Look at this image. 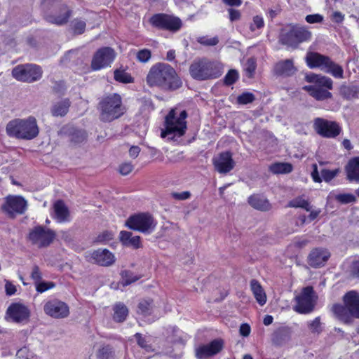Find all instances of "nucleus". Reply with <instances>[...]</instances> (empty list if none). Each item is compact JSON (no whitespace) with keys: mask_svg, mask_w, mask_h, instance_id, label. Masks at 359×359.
<instances>
[{"mask_svg":"<svg viewBox=\"0 0 359 359\" xmlns=\"http://www.w3.org/2000/svg\"><path fill=\"white\" fill-rule=\"evenodd\" d=\"M6 130L9 137L25 140L34 139L39 133L36 120L32 116L27 118L10 121L6 125Z\"/></svg>","mask_w":359,"mask_h":359,"instance_id":"nucleus-4","label":"nucleus"},{"mask_svg":"<svg viewBox=\"0 0 359 359\" xmlns=\"http://www.w3.org/2000/svg\"><path fill=\"white\" fill-rule=\"evenodd\" d=\"M114 79L120 83H130L133 82V78L123 69H116L114 72Z\"/></svg>","mask_w":359,"mask_h":359,"instance_id":"nucleus-39","label":"nucleus"},{"mask_svg":"<svg viewBox=\"0 0 359 359\" xmlns=\"http://www.w3.org/2000/svg\"><path fill=\"white\" fill-rule=\"evenodd\" d=\"M224 347V341L221 339H216L209 344L202 345L196 349V357L198 359H203L213 356L219 353Z\"/></svg>","mask_w":359,"mask_h":359,"instance_id":"nucleus-20","label":"nucleus"},{"mask_svg":"<svg viewBox=\"0 0 359 359\" xmlns=\"http://www.w3.org/2000/svg\"><path fill=\"white\" fill-rule=\"evenodd\" d=\"M264 26V22L263 18L259 15H255L253 17L252 22L250 25V29L254 32L256 29H261Z\"/></svg>","mask_w":359,"mask_h":359,"instance_id":"nucleus-52","label":"nucleus"},{"mask_svg":"<svg viewBox=\"0 0 359 359\" xmlns=\"http://www.w3.org/2000/svg\"><path fill=\"white\" fill-rule=\"evenodd\" d=\"M41 68L34 64L18 65L13 69L12 75L18 81L32 83L39 80L42 76Z\"/></svg>","mask_w":359,"mask_h":359,"instance_id":"nucleus-13","label":"nucleus"},{"mask_svg":"<svg viewBox=\"0 0 359 359\" xmlns=\"http://www.w3.org/2000/svg\"><path fill=\"white\" fill-rule=\"evenodd\" d=\"M311 36V32L306 27L290 25L281 30L279 42L295 49L300 43L310 41Z\"/></svg>","mask_w":359,"mask_h":359,"instance_id":"nucleus-7","label":"nucleus"},{"mask_svg":"<svg viewBox=\"0 0 359 359\" xmlns=\"http://www.w3.org/2000/svg\"><path fill=\"white\" fill-rule=\"evenodd\" d=\"M147 82L151 87L158 86L168 90H175L182 84L175 69L163 62L156 63L151 67L147 76Z\"/></svg>","mask_w":359,"mask_h":359,"instance_id":"nucleus-1","label":"nucleus"},{"mask_svg":"<svg viewBox=\"0 0 359 359\" xmlns=\"http://www.w3.org/2000/svg\"><path fill=\"white\" fill-rule=\"evenodd\" d=\"M54 287V283H51V282H49V283H45V282H42V283H39L36 285V290L37 292H43L45 291H46L47 290L50 289V288H52Z\"/></svg>","mask_w":359,"mask_h":359,"instance_id":"nucleus-60","label":"nucleus"},{"mask_svg":"<svg viewBox=\"0 0 359 359\" xmlns=\"http://www.w3.org/2000/svg\"><path fill=\"white\" fill-rule=\"evenodd\" d=\"M238 79V73L235 69H230L224 78V82L226 86H231L236 82Z\"/></svg>","mask_w":359,"mask_h":359,"instance_id":"nucleus-49","label":"nucleus"},{"mask_svg":"<svg viewBox=\"0 0 359 359\" xmlns=\"http://www.w3.org/2000/svg\"><path fill=\"white\" fill-rule=\"evenodd\" d=\"M308 326L313 333L319 334L322 330L320 328V318L316 317L313 320L308 323Z\"/></svg>","mask_w":359,"mask_h":359,"instance_id":"nucleus-55","label":"nucleus"},{"mask_svg":"<svg viewBox=\"0 0 359 359\" xmlns=\"http://www.w3.org/2000/svg\"><path fill=\"white\" fill-rule=\"evenodd\" d=\"M114 310V320L117 323H122L126 320L128 315V309L123 303L116 304L113 308Z\"/></svg>","mask_w":359,"mask_h":359,"instance_id":"nucleus-35","label":"nucleus"},{"mask_svg":"<svg viewBox=\"0 0 359 359\" xmlns=\"http://www.w3.org/2000/svg\"><path fill=\"white\" fill-rule=\"evenodd\" d=\"M187 117V113L185 110L180 112L178 117L175 116V110L172 109L165 117V128L161 132V137L174 138V137H181L184 135L187 130L185 119Z\"/></svg>","mask_w":359,"mask_h":359,"instance_id":"nucleus-8","label":"nucleus"},{"mask_svg":"<svg viewBox=\"0 0 359 359\" xmlns=\"http://www.w3.org/2000/svg\"><path fill=\"white\" fill-rule=\"evenodd\" d=\"M296 304L294 310L302 314L311 313L315 308L316 298L313 287L307 286L302 289L301 293L295 297Z\"/></svg>","mask_w":359,"mask_h":359,"instance_id":"nucleus-12","label":"nucleus"},{"mask_svg":"<svg viewBox=\"0 0 359 359\" xmlns=\"http://www.w3.org/2000/svg\"><path fill=\"white\" fill-rule=\"evenodd\" d=\"M197 41L203 46H214L219 43V39L217 36L212 38H208V36H201L197 39Z\"/></svg>","mask_w":359,"mask_h":359,"instance_id":"nucleus-50","label":"nucleus"},{"mask_svg":"<svg viewBox=\"0 0 359 359\" xmlns=\"http://www.w3.org/2000/svg\"><path fill=\"white\" fill-rule=\"evenodd\" d=\"M292 329L288 326H281L271 334V341L276 346H283L289 341L292 336Z\"/></svg>","mask_w":359,"mask_h":359,"instance_id":"nucleus-25","label":"nucleus"},{"mask_svg":"<svg viewBox=\"0 0 359 359\" xmlns=\"http://www.w3.org/2000/svg\"><path fill=\"white\" fill-rule=\"evenodd\" d=\"M297 72L293 59L281 60L277 62L273 68V73L276 76L283 78L292 76Z\"/></svg>","mask_w":359,"mask_h":359,"instance_id":"nucleus-21","label":"nucleus"},{"mask_svg":"<svg viewBox=\"0 0 359 359\" xmlns=\"http://www.w3.org/2000/svg\"><path fill=\"white\" fill-rule=\"evenodd\" d=\"M149 22L155 28L173 33L178 32L183 25L180 18L163 13L153 15Z\"/></svg>","mask_w":359,"mask_h":359,"instance_id":"nucleus-11","label":"nucleus"},{"mask_svg":"<svg viewBox=\"0 0 359 359\" xmlns=\"http://www.w3.org/2000/svg\"><path fill=\"white\" fill-rule=\"evenodd\" d=\"M114 238V234L110 231H104L97 236L96 238V242L100 243H105Z\"/></svg>","mask_w":359,"mask_h":359,"instance_id":"nucleus-53","label":"nucleus"},{"mask_svg":"<svg viewBox=\"0 0 359 359\" xmlns=\"http://www.w3.org/2000/svg\"><path fill=\"white\" fill-rule=\"evenodd\" d=\"M43 310L46 314L54 318H64L69 314L67 304L57 299L47 302L43 306Z\"/></svg>","mask_w":359,"mask_h":359,"instance_id":"nucleus-17","label":"nucleus"},{"mask_svg":"<svg viewBox=\"0 0 359 359\" xmlns=\"http://www.w3.org/2000/svg\"><path fill=\"white\" fill-rule=\"evenodd\" d=\"M306 79L308 82L314 83L313 86H318L328 90L333 88V81L327 76L312 74L307 75Z\"/></svg>","mask_w":359,"mask_h":359,"instance_id":"nucleus-31","label":"nucleus"},{"mask_svg":"<svg viewBox=\"0 0 359 359\" xmlns=\"http://www.w3.org/2000/svg\"><path fill=\"white\" fill-rule=\"evenodd\" d=\"M114 355V351L110 345L100 347L96 353L97 359H113Z\"/></svg>","mask_w":359,"mask_h":359,"instance_id":"nucleus-38","label":"nucleus"},{"mask_svg":"<svg viewBox=\"0 0 359 359\" xmlns=\"http://www.w3.org/2000/svg\"><path fill=\"white\" fill-rule=\"evenodd\" d=\"M330 57L316 52H309L306 56V62L311 68H319L324 72L328 65Z\"/></svg>","mask_w":359,"mask_h":359,"instance_id":"nucleus-23","label":"nucleus"},{"mask_svg":"<svg viewBox=\"0 0 359 359\" xmlns=\"http://www.w3.org/2000/svg\"><path fill=\"white\" fill-rule=\"evenodd\" d=\"M56 233L53 230L38 225L29 230L27 240L38 248H44L53 242Z\"/></svg>","mask_w":359,"mask_h":359,"instance_id":"nucleus-10","label":"nucleus"},{"mask_svg":"<svg viewBox=\"0 0 359 359\" xmlns=\"http://www.w3.org/2000/svg\"><path fill=\"white\" fill-rule=\"evenodd\" d=\"M250 287L257 302L263 306L266 302V296L260 283L257 280L252 279L250 281Z\"/></svg>","mask_w":359,"mask_h":359,"instance_id":"nucleus-34","label":"nucleus"},{"mask_svg":"<svg viewBox=\"0 0 359 359\" xmlns=\"http://www.w3.org/2000/svg\"><path fill=\"white\" fill-rule=\"evenodd\" d=\"M119 240L123 246L132 247L134 249L142 248L140 236H133L130 231H121L119 233Z\"/></svg>","mask_w":359,"mask_h":359,"instance_id":"nucleus-26","label":"nucleus"},{"mask_svg":"<svg viewBox=\"0 0 359 359\" xmlns=\"http://www.w3.org/2000/svg\"><path fill=\"white\" fill-rule=\"evenodd\" d=\"M255 100V96L250 92H244L237 97L236 102L238 104H248Z\"/></svg>","mask_w":359,"mask_h":359,"instance_id":"nucleus-45","label":"nucleus"},{"mask_svg":"<svg viewBox=\"0 0 359 359\" xmlns=\"http://www.w3.org/2000/svg\"><path fill=\"white\" fill-rule=\"evenodd\" d=\"M340 93L344 98L350 100L356 96L357 91L353 87L342 86L340 88Z\"/></svg>","mask_w":359,"mask_h":359,"instance_id":"nucleus-47","label":"nucleus"},{"mask_svg":"<svg viewBox=\"0 0 359 359\" xmlns=\"http://www.w3.org/2000/svg\"><path fill=\"white\" fill-rule=\"evenodd\" d=\"M256 61L254 58L248 59L245 70L248 73L249 77H252L256 69Z\"/></svg>","mask_w":359,"mask_h":359,"instance_id":"nucleus-54","label":"nucleus"},{"mask_svg":"<svg viewBox=\"0 0 359 359\" xmlns=\"http://www.w3.org/2000/svg\"><path fill=\"white\" fill-rule=\"evenodd\" d=\"M171 196L173 198L178 201H184L191 197V193L189 191H182L181 193L172 192Z\"/></svg>","mask_w":359,"mask_h":359,"instance_id":"nucleus-58","label":"nucleus"},{"mask_svg":"<svg viewBox=\"0 0 359 359\" xmlns=\"http://www.w3.org/2000/svg\"><path fill=\"white\" fill-rule=\"evenodd\" d=\"M31 277L36 283L41 279V273L39 270V267L37 265H34L32 269Z\"/></svg>","mask_w":359,"mask_h":359,"instance_id":"nucleus-63","label":"nucleus"},{"mask_svg":"<svg viewBox=\"0 0 359 359\" xmlns=\"http://www.w3.org/2000/svg\"><path fill=\"white\" fill-rule=\"evenodd\" d=\"M306 21L309 24L320 23L323 20V16L320 14H311L305 18Z\"/></svg>","mask_w":359,"mask_h":359,"instance_id":"nucleus-57","label":"nucleus"},{"mask_svg":"<svg viewBox=\"0 0 359 359\" xmlns=\"http://www.w3.org/2000/svg\"><path fill=\"white\" fill-rule=\"evenodd\" d=\"M152 311V302L142 300L137 306V313L144 316H148Z\"/></svg>","mask_w":359,"mask_h":359,"instance_id":"nucleus-41","label":"nucleus"},{"mask_svg":"<svg viewBox=\"0 0 359 359\" xmlns=\"http://www.w3.org/2000/svg\"><path fill=\"white\" fill-rule=\"evenodd\" d=\"M116 57V53L111 47H102L94 53L90 67L93 71H98L109 67Z\"/></svg>","mask_w":359,"mask_h":359,"instance_id":"nucleus-14","label":"nucleus"},{"mask_svg":"<svg viewBox=\"0 0 359 359\" xmlns=\"http://www.w3.org/2000/svg\"><path fill=\"white\" fill-rule=\"evenodd\" d=\"M339 172V168L332 170L324 168L320 171L322 180H323L325 182H330L338 175Z\"/></svg>","mask_w":359,"mask_h":359,"instance_id":"nucleus-44","label":"nucleus"},{"mask_svg":"<svg viewBox=\"0 0 359 359\" xmlns=\"http://www.w3.org/2000/svg\"><path fill=\"white\" fill-rule=\"evenodd\" d=\"M330 257V253L324 248H316L308 256V264L313 268L324 266Z\"/></svg>","mask_w":359,"mask_h":359,"instance_id":"nucleus-22","label":"nucleus"},{"mask_svg":"<svg viewBox=\"0 0 359 359\" xmlns=\"http://www.w3.org/2000/svg\"><path fill=\"white\" fill-rule=\"evenodd\" d=\"M289 207L292 208H302L306 211H310L311 206L308 201L302 198V197H297L289 202Z\"/></svg>","mask_w":359,"mask_h":359,"instance_id":"nucleus-40","label":"nucleus"},{"mask_svg":"<svg viewBox=\"0 0 359 359\" xmlns=\"http://www.w3.org/2000/svg\"><path fill=\"white\" fill-rule=\"evenodd\" d=\"M303 89L318 101H324L332 97V94L328 90L318 86H305Z\"/></svg>","mask_w":359,"mask_h":359,"instance_id":"nucleus-28","label":"nucleus"},{"mask_svg":"<svg viewBox=\"0 0 359 359\" xmlns=\"http://www.w3.org/2000/svg\"><path fill=\"white\" fill-rule=\"evenodd\" d=\"M137 343L139 346H140L142 348L144 349L147 352H151L153 351L152 346L149 343V341L147 340V339L142 336L140 333H136L134 335Z\"/></svg>","mask_w":359,"mask_h":359,"instance_id":"nucleus-43","label":"nucleus"},{"mask_svg":"<svg viewBox=\"0 0 359 359\" xmlns=\"http://www.w3.org/2000/svg\"><path fill=\"white\" fill-rule=\"evenodd\" d=\"M345 171L348 181L359 183V157L350 159L345 166Z\"/></svg>","mask_w":359,"mask_h":359,"instance_id":"nucleus-29","label":"nucleus"},{"mask_svg":"<svg viewBox=\"0 0 359 359\" xmlns=\"http://www.w3.org/2000/svg\"><path fill=\"white\" fill-rule=\"evenodd\" d=\"M61 133L69 137L71 142L78 144L86 139V133L83 130H78L73 126H65L61 129Z\"/></svg>","mask_w":359,"mask_h":359,"instance_id":"nucleus-30","label":"nucleus"},{"mask_svg":"<svg viewBox=\"0 0 359 359\" xmlns=\"http://www.w3.org/2000/svg\"><path fill=\"white\" fill-rule=\"evenodd\" d=\"M91 259L94 262L103 266H108L115 262V257L113 253L107 249H98L91 253Z\"/></svg>","mask_w":359,"mask_h":359,"instance_id":"nucleus-24","label":"nucleus"},{"mask_svg":"<svg viewBox=\"0 0 359 359\" xmlns=\"http://www.w3.org/2000/svg\"><path fill=\"white\" fill-rule=\"evenodd\" d=\"M313 129L319 135L325 138H335L341 131V127L336 121L323 118L314 119Z\"/></svg>","mask_w":359,"mask_h":359,"instance_id":"nucleus-15","label":"nucleus"},{"mask_svg":"<svg viewBox=\"0 0 359 359\" xmlns=\"http://www.w3.org/2000/svg\"><path fill=\"white\" fill-rule=\"evenodd\" d=\"M133 169V165L130 163H122L119 167V172L123 175H128Z\"/></svg>","mask_w":359,"mask_h":359,"instance_id":"nucleus-59","label":"nucleus"},{"mask_svg":"<svg viewBox=\"0 0 359 359\" xmlns=\"http://www.w3.org/2000/svg\"><path fill=\"white\" fill-rule=\"evenodd\" d=\"M71 106V102L68 98L55 103L51 108V114L54 116H65Z\"/></svg>","mask_w":359,"mask_h":359,"instance_id":"nucleus-33","label":"nucleus"},{"mask_svg":"<svg viewBox=\"0 0 359 359\" xmlns=\"http://www.w3.org/2000/svg\"><path fill=\"white\" fill-rule=\"evenodd\" d=\"M16 355L19 358L22 359H36V355H34L32 353H29V349L26 346L19 349L16 353Z\"/></svg>","mask_w":359,"mask_h":359,"instance_id":"nucleus-56","label":"nucleus"},{"mask_svg":"<svg viewBox=\"0 0 359 359\" xmlns=\"http://www.w3.org/2000/svg\"><path fill=\"white\" fill-rule=\"evenodd\" d=\"M313 170L311 172V177L313 180L315 182L320 183L322 182V178L319 175V172L318 170V165L315 163L312 165Z\"/></svg>","mask_w":359,"mask_h":359,"instance_id":"nucleus-62","label":"nucleus"},{"mask_svg":"<svg viewBox=\"0 0 359 359\" xmlns=\"http://www.w3.org/2000/svg\"><path fill=\"white\" fill-rule=\"evenodd\" d=\"M344 304H335L332 307L334 316L341 322L351 325L354 318L359 319V293L352 290L343 297Z\"/></svg>","mask_w":359,"mask_h":359,"instance_id":"nucleus-3","label":"nucleus"},{"mask_svg":"<svg viewBox=\"0 0 359 359\" xmlns=\"http://www.w3.org/2000/svg\"><path fill=\"white\" fill-rule=\"evenodd\" d=\"M6 315L15 323H22L29 319L30 311L22 303H12L6 311Z\"/></svg>","mask_w":359,"mask_h":359,"instance_id":"nucleus-19","label":"nucleus"},{"mask_svg":"<svg viewBox=\"0 0 359 359\" xmlns=\"http://www.w3.org/2000/svg\"><path fill=\"white\" fill-rule=\"evenodd\" d=\"M71 27L74 34H81L86 30V23L81 19L76 18L71 22Z\"/></svg>","mask_w":359,"mask_h":359,"instance_id":"nucleus-42","label":"nucleus"},{"mask_svg":"<svg viewBox=\"0 0 359 359\" xmlns=\"http://www.w3.org/2000/svg\"><path fill=\"white\" fill-rule=\"evenodd\" d=\"M27 206V201L23 197L9 195L4 198V203L1 206V209L10 217H14L16 215L23 214Z\"/></svg>","mask_w":359,"mask_h":359,"instance_id":"nucleus-16","label":"nucleus"},{"mask_svg":"<svg viewBox=\"0 0 359 359\" xmlns=\"http://www.w3.org/2000/svg\"><path fill=\"white\" fill-rule=\"evenodd\" d=\"M351 271L353 277L359 279V261L353 262Z\"/></svg>","mask_w":359,"mask_h":359,"instance_id":"nucleus-64","label":"nucleus"},{"mask_svg":"<svg viewBox=\"0 0 359 359\" xmlns=\"http://www.w3.org/2000/svg\"><path fill=\"white\" fill-rule=\"evenodd\" d=\"M55 219L57 222L69 221V211L68 208L62 200L57 201L53 205Z\"/></svg>","mask_w":359,"mask_h":359,"instance_id":"nucleus-32","label":"nucleus"},{"mask_svg":"<svg viewBox=\"0 0 359 359\" xmlns=\"http://www.w3.org/2000/svg\"><path fill=\"white\" fill-rule=\"evenodd\" d=\"M125 226L128 229L145 234L154 231L156 222L149 213H138L130 215L126 221Z\"/></svg>","mask_w":359,"mask_h":359,"instance_id":"nucleus-9","label":"nucleus"},{"mask_svg":"<svg viewBox=\"0 0 359 359\" xmlns=\"http://www.w3.org/2000/svg\"><path fill=\"white\" fill-rule=\"evenodd\" d=\"M189 74L198 81L214 79L222 75V68L219 62L203 57L192 62L189 66Z\"/></svg>","mask_w":359,"mask_h":359,"instance_id":"nucleus-5","label":"nucleus"},{"mask_svg":"<svg viewBox=\"0 0 359 359\" xmlns=\"http://www.w3.org/2000/svg\"><path fill=\"white\" fill-rule=\"evenodd\" d=\"M151 57V52L150 50L144 48L136 53L137 60L142 63L147 62Z\"/></svg>","mask_w":359,"mask_h":359,"instance_id":"nucleus-48","label":"nucleus"},{"mask_svg":"<svg viewBox=\"0 0 359 359\" xmlns=\"http://www.w3.org/2000/svg\"><path fill=\"white\" fill-rule=\"evenodd\" d=\"M324 72L330 74L337 79L344 78V69L342 67L335 63L331 59L328 62V65L325 67Z\"/></svg>","mask_w":359,"mask_h":359,"instance_id":"nucleus-36","label":"nucleus"},{"mask_svg":"<svg viewBox=\"0 0 359 359\" xmlns=\"http://www.w3.org/2000/svg\"><path fill=\"white\" fill-rule=\"evenodd\" d=\"M248 202L251 207L259 211L266 212L271 209V204L269 200L259 194L250 196Z\"/></svg>","mask_w":359,"mask_h":359,"instance_id":"nucleus-27","label":"nucleus"},{"mask_svg":"<svg viewBox=\"0 0 359 359\" xmlns=\"http://www.w3.org/2000/svg\"><path fill=\"white\" fill-rule=\"evenodd\" d=\"M269 170L273 174H287L292 171V165L289 163H275L269 166Z\"/></svg>","mask_w":359,"mask_h":359,"instance_id":"nucleus-37","label":"nucleus"},{"mask_svg":"<svg viewBox=\"0 0 359 359\" xmlns=\"http://www.w3.org/2000/svg\"><path fill=\"white\" fill-rule=\"evenodd\" d=\"M229 13V20L231 22L237 21L241 18V14L238 10L233 8L228 9Z\"/></svg>","mask_w":359,"mask_h":359,"instance_id":"nucleus-61","label":"nucleus"},{"mask_svg":"<svg viewBox=\"0 0 359 359\" xmlns=\"http://www.w3.org/2000/svg\"><path fill=\"white\" fill-rule=\"evenodd\" d=\"M140 278L134 275L131 271H125L123 272V281L124 285H130L137 281Z\"/></svg>","mask_w":359,"mask_h":359,"instance_id":"nucleus-51","label":"nucleus"},{"mask_svg":"<svg viewBox=\"0 0 359 359\" xmlns=\"http://www.w3.org/2000/svg\"><path fill=\"white\" fill-rule=\"evenodd\" d=\"M40 6L44 19L57 25L66 24L72 15V11L62 0H41Z\"/></svg>","mask_w":359,"mask_h":359,"instance_id":"nucleus-6","label":"nucleus"},{"mask_svg":"<svg viewBox=\"0 0 359 359\" xmlns=\"http://www.w3.org/2000/svg\"><path fill=\"white\" fill-rule=\"evenodd\" d=\"M97 109L99 111V119L103 123H110L118 119L126 112L121 96L116 93L102 97Z\"/></svg>","mask_w":359,"mask_h":359,"instance_id":"nucleus-2","label":"nucleus"},{"mask_svg":"<svg viewBox=\"0 0 359 359\" xmlns=\"http://www.w3.org/2000/svg\"><path fill=\"white\" fill-rule=\"evenodd\" d=\"M215 170L221 174H226L233 169L235 162L230 151L220 153L212 158Z\"/></svg>","mask_w":359,"mask_h":359,"instance_id":"nucleus-18","label":"nucleus"},{"mask_svg":"<svg viewBox=\"0 0 359 359\" xmlns=\"http://www.w3.org/2000/svg\"><path fill=\"white\" fill-rule=\"evenodd\" d=\"M334 198L341 204H348L356 202V198L352 194H339L336 195Z\"/></svg>","mask_w":359,"mask_h":359,"instance_id":"nucleus-46","label":"nucleus"}]
</instances>
